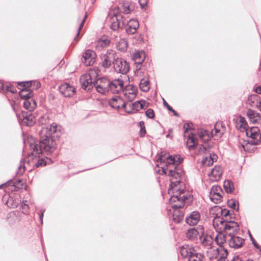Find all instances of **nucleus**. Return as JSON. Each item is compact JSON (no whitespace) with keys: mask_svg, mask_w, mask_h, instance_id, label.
Masks as SVG:
<instances>
[{"mask_svg":"<svg viewBox=\"0 0 261 261\" xmlns=\"http://www.w3.org/2000/svg\"><path fill=\"white\" fill-rule=\"evenodd\" d=\"M22 122L27 126H32L35 122V117L32 113L23 114Z\"/></svg>","mask_w":261,"mask_h":261,"instance_id":"nucleus-33","label":"nucleus"},{"mask_svg":"<svg viewBox=\"0 0 261 261\" xmlns=\"http://www.w3.org/2000/svg\"><path fill=\"white\" fill-rule=\"evenodd\" d=\"M118 17L117 15H114L112 17V22L111 24V28L114 31H116L119 28H122L125 24V22L123 20L121 21Z\"/></svg>","mask_w":261,"mask_h":261,"instance_id":"nucleus-30","label":"nucleus"},{"mask_svg":"<svg viewBox=\"0 0 261 261\" xmlns=\"http://www.w3.org/2000/svg\"><path fill=\"white\" fill-rule=\"evenodd\" d=\"M145 69L142 68L141 66L139 68L137 69L135 72L137 76L140 77V82L139 83V87L141 91L143 92H147L150 89V83L148 78L144 75V77L142 78V76L144 74Z\"/></svg>","mask_w":261,"mask_h":261,"instance_id":"nucleus-8","label":"nucleus"},{"mask_svg":"<svg viewBox=\"0 0 261 261\" xmlns=\"http://www.w3.org/2000/svg\"><path fill=\"white\" fill-rule=\"evenodd\" d=\"M203 230V227L201 226H198L197 228L193 227L187 230L186 232V237L188 239L194 241L197 239L198 236L201 235Z\"/></svg>","mask_w":261,"mask_h":261,"instance_id":"nucleus-18","label":"nucleus"},{"mask_svg":"<svg viewBox=\"0 0 261 261\" xmlns=\"http://www.w3.org/2000/svg\"><path fill=\"white\" fill-rule=\"evenodd\" d=\"M217 232L218 233L215 238V240L216 243L221 247L226 243V237L223 232V231H219Z\"/></svg>","mask_w":261,"mask_h":261,"instance_id":"nucleus-35","label":"nucleus"},{"mask_svg":"<svg viewBox=\"0 0 261 261\" xmlns=\"http://www.w3.org/2000/svg\"><path fill=\"white\" fill-rule=\"evenodd\" d=\"M203 256L196 251L188 258V261H202Z\"/></svg>","mask_w":261,"mask_h":261,"instance_id":"nucleus-42","label":"nucleus"},{"mask_svg":"<svg viewBox=\"0 0 261 261\" xmlns=\"http://www.w3.org/2000/svg\"><path fill=\"white\" fill-rule=\"evenodd\" d=\"M228 204L230 208H231L234 210H238L239 203L237 201H236L233 199H231L228 201Z\"/></svg>","mask_w":261,"mask_h":261,"instance_id":"nucleus-46","label":"nucleus"},{"mask_svg":"<svg viewBox=\"0 0 261 261\" xmlns=\"http://www.w3.org/2000/svg\"><path fill=\"white\" fill-rule=\"evenodd\" d=\"M113 68L116 72L122 74L127 73L129 70L128 63L122 58L115 59L113 62Z\"/></svg>","mask_w":261,"mask_h":261,"instance_id":"nucleus-7","label":"nucleus"},{"mask_svg":"<svg viewBox=\"0 0 261 261\" xmlns=\"http://www.w3.org/2000/svg\"><path fill=\"white\" fill-rule=\"evenodd\" d=\"M224 192L220 186L215 185L212 187L210 192V198L215 203H219L222 201Z\"/></svg>","mask_w":261,"mask_h":261,"instance_id":"nucleus-9","label":"nucleus"},{"mask_svg":"<svg viewBox=\"0 0 261 261\" xmlns=\"http://www.w3.org/2000/svg\"><path fill=\"white\" fill-rule=\"evenodd\" d=\"M139 4L142 8H144L147 5V2L146 0H139Z\"/></svg>","mask_w":261,"mask_h":261,"instance_id":"nucleus-56","label":"nucleus"},{"mask_svg":"<svg viewBox=\"0 0 261 261\" xmlns=\"http://www.w3.org/2000/svg\"><path fill=\"white\" fill-rule=\"evenodd\" d=\"M248 143H247L245 141H243L242 142L241 141L239 142V146H241L244 151H246L248 150Z\"/></svg>","mask_w":261,"mask_h":261,"instance_id":"nucleus-51","label":"nucleus"},{"mask_svg":"<svg viewBox=\"0 0 261 261\" xmlns=\"http://www.w3.org/2000/svg\"><path fill=\"white\" fill-rule=\"evenodd\" d=\"M43 213H44V211L42 212L41 214V215L40 216V220L41 221V223H42V219H43Z\"/></svg>","mask_w":261,"mask_h":261,"instance_id":"nucleus-64","label":"nucleus"},{"mask_svg":"<svg viewBox=\"0 0 261 261\" xmlns=\"http://www.w3.org/2000/svg\"><path fill=\"white\" fill-rule=\"evenodd\" d=\"M21 205L22 212L24 214H27L29 213L28 209V202L25 200L23 201Z\"/></svg>","mask_w":261,"mask_h":261,"instance_id":"nucleus-47","label":"nucleus"},{"mask_svg":"<svg viewBox=\"0 0 261 261\" xmlns=\"http://www.w3.org/2000/svg\"><path fill=\"white\" fill-rule=\"evenodd\" d=\"M145 133V128H141V129L140 130V135H141V136H143L144 135Z\"/></svg>","mask_w":261,"mask_h":261,"instance_id":"nucleus-62","label":"nucleus"},{"mask_svg":"<svg viewBox=\"0 0 261 261\" xmlns=\"http://www.w3.org/2000/svg\"><path fill=\"white\" fill-rule=\"evenodd\" d=\"M139 22L136 19H130L127 23L126 31L128 34H134L139 28Z\"/></svg>","mask_w":261,"mask_h":261,"instance_id":"nucleus-25","label":"nucleus"},{"mask_svg":"<svg viewBox=\"0 0 261 261\" xmlns=\"http://www.w3.org/2000/svg\"><path fill=\"white\" fill-rule=\"evenodd\" d=\"M259 97L256 94L251 95L249 96L248 99V102L250 104L252 107H257V105H258L259 102Z\"/></svg>","mask_w":261,"mask_h":261,"instance_id":"nucleus-40","label":"nucleus"},{"mask_svg":"<svg viewBox=\"0 0 261 261\" xmlns=\"http://www.w3.org/2000/svg\"><path fill=\"white\" fill-rule=\"evenodd\" d=\"M5 87L4 86V84L0 82V91H4Z\"/></svg>","mask_w":261,"mask_h":261,"instance_id":"nucleus-61","label":"nucleus"},{"mask_svg":"<svg viewBox=\"0 0 261 261\" xmlns=\"http://www.w3.org/2000/svg\"><path fill=\"white\" fill-rule=\"evenodd\" d=\"M10 91L11 93H15L16 92V89L13 87L12 86H6L5 88V91L4 92Z\"/></svg>","mask_w":261,"mask_h":261,"instance_id":"nucleus-50","label":"nucleus"},{"mask_svg":"<svg viewBox=\"0 0 261 261\" xmlns=\"http://www.w3.org/2000/svg\"><path fill=\"white\" fill-rule=\"evenodd\" d=\"M115 59V52L113 50H108L100 56V64L105 68H109Z\"/></svg>","mask_w":261,"mask_h":261,"instance_id":"nucleus-6","label":"nucleus"},{"mask_svg":"<svg viewBox=\"0 0 261 261\" xmlns=\"http://www.w3.org/2000/svg\"><path fill=\"white\" fill-rule=\"evenodd\" d=\"M164 175L170 181L168 189L169 204L171 208L168 211L172 215L173 220L179 223L184 218V213L181 208L185 205L186 200L190 198L191 194L186 188L184 183L180 180L184 175V171L178 166L183 161L179 154H173L166 156L164 154Z\"/></svg>","mask_w":261,"mask_h":261,"instance_id":"nucleus-1","label":"nucleus"},{"mask_svg":"<svg viewBox=\"0 0 261 261\" xmlns=\"http://www.w3.org/2000/svg\"><path fill=\"white\" fill-rule=\"evenodd\" d=\"M185 129L184 137L187 139V145L190 148H193L197 144V140L195 135L192 132L190 124H185L184 125Z\"/></svg>","mask_w":261,"mask_h":261,"instance_id":"nucleus-5","label":"nucleus"},{"mask_svg":"<svg viewBox=\"0 0 261 261\" xmlns=\"http://www.w3.org/2000/svg\"><path fill=\"white\" fill-rule=\"evenodd\" d=\"M145 59V53L143 50L136 51L133 55V59L135 64L140 65Z\"/></svg>","mask_w":261,"mask_h":261,"instance_id":"nucleus-31","label":"nucleus"},{"mask_svg":"<svg viewBox=\"0 0 261 261\" xmlns=\"http://www.w3.org/2000/svg\"><path fill=\"white\" fill-rule=\"evenodd\" d=\"M236 126L241 131L247 130V124L244 117L240 116L238 118L236 122Z\"/></svg>","mask_w":261,"mask_h":261,"instance_id":"nucleus-36","label":"nucleus"},{"mask_svg":"<svg viewBox=\"0 0 261 261\" xmlns=\"http://www.w3.org/2000/svg\"><path fill=\"white\" fill-rule=\"evenodd\" d=\"M86 17H87V15H85L84 16V19L82 20V22L81 23V24L80 25V27L79 28V31H78V33H77V35H79V32L81 30V29L82 28V27L83 26V24H84V23L85 22V19H86Z\"/></svg>","mask_w":261,"mask_h":261,"instance_id":"nucleus-57","label":"nucleus"},{"mask_svg":"<svg viewBox=\"0 0 261 261\" xmlns=\"http://www.w3.org/2000/svg\"><path fill=\"white\" fill-rule=\"evenodd\" d=\"M109 105L111 107L119 109L121 108H123L125 109L127 107V103H125L122 98L119 96H116L109 100Z\"/></svg>","mask_w":261,"mask_h":261,"instance_id":"nucleus-22","label":"nucleus"},{"mask_svg":"<svg viewBox=\"0 0 261 261\" xmlns=\"http://www.w3.org/2000/svg\"><path fill=\"white\" fill-rule=\"evenodd\" d=\"M196 251L192 247L188 245H185L182 246L180 248V253L183 257L189 258L194 252Z\"/></svg>","mask_w":261,"mask_h":261,"instance_id":"nucleus-27","label":"nucleus"},{"mask_svg":"<svg viewBox=\"0 0 261 261\" xmlns=\"http://www.w3.org/2000/svg\"><path fill=\"white\" fill-rule=\"evenodd\" d=\"M221 212L222 213V215L224 216H227L229 214V211H227L226 210H221Z\"/></svg>","mask_w":261,"mask_h":261,"instance_id":"nucleus-60","label":"nucleus"},{"mask_svg":"<svg viewBox=\"0 0 261 261\" xmlns=\"http://www.w3.org/2000/svg\"><path fill=\"white\" fill-rule=\"evenodd\" d=\"M51 162L50 159L46 158V159H41L38 161V162L36 163V166L39 167L40 166H45L49 163Z\"/></svg>","mask_w":261,"mask_h":261,"instance_id":"nucleus-44","label":"nucleus"},{"mask_svg":"<svg viewBox=\"0 0 261 261\" xmlns=\"http://www.w3.org/2000/svg\"><path fill=\"white\" fill-rule=\"evenodd\" d=\"M228 245L230 247L234 249L241 248L245 243V240L241 237L235 234L229 237L228 239Z\"/></svg>","mask_w":261,"mask_h":261,"instance_id":"nucleus-13","label":"nucleus"},{"mask_svg":"<svg viewBox=\"0 0 261 261\" xmlns=\"http://www.w3.org/2000/svg\"><path fill=\"white\" fill-rule=\"evenodd\" d=\"M146 116L149 118H153L154 116L153 111L151 109H148L145 113Z\"/></svg>","mask_w":261,"mask_h":261,"instance_id":"nucleus-49","label":"nucleus"},{"mask_svg":"<svg viewBox=\"0 0 261 261\" xmlns=\"http://www.w3.org/2000/svg\"><path fill=\"white\" fill-rule=\"evenodd\" d=\"M110 43V41L108 39H104V40H100L99 42V44L101 46H106L107 45H108Z\"/></svg>","mask_w":261,"mask_h":261,"instance_id":"nucleus-53","label":"nucleus"},{"mask_svg":"<svg viewBox=\"0 0 261 261\" xmlns=\"http://www.w3.org/2000/svg\"><path fill=\"white\" fill-rule=\"evenodd\" d=\"M60 92L65 97H71L73 96L76 92L75 88L68 83L62 84L59 87Z\"/></svg>","mask_w":261,"mask_h":261,"instance_id":"nucleus-15","label":"nucleus"},{"mask_svg":"<svg viewBox=\"0 0 261 261\" xmlns=\"http://www.w3.org/2000/svg\"><path fill=\"white\" fill-rule=\"evenodd\" d=\"M122 11L124 14H128L134 8V5L132 1L126 0L122 4Z\"/></svg>","mask_w":261,"mask_h":261,"instance_id":"nucleus-37","label":"nucleus"},{"mask_svg":"<svg viewBox=\"0 0 261 261\" xmlns=\"http://www.w3.org/2000/svg\"><path fill=\"white\" fill-rule=\"evenodd\" d=\"M255 91L256 93L261 94V84L255 88Z\"/></svg>","mask_w":261,"mask_h":261,"instance_id":"nucleus-58","label":"nucleus"},{"mask_svg":"<svg viewBox=\"0 0 261 261\" xmlns=\"http://www.w3.org/2000/svg\"><path fill=\"white\" fill-rule=\"evenodd\" d=\"M22 84H23L24 86L29 87L30 86H31L32 82L28 81L24 83L23 82Z\"/></svg>","mask_w":261,"mask_h":261,"instance_id":"nucleus-59","label":"nucleus"},{"mask_svg":"<svg viewBox=\"0 0 261 261\" xmlns=\"http://www.w3.org/2000/svg\"><path fill=\"white\" fill-rule=\"evenodd\" d=\"M47 129H41L40 132V140L39 143L31 144L32 149V155L39 157L43 152L48 155L53 152L56 149L57 144L55 139L47 136Z\"/></svg>","mask_w":261,"mask_h":261,"instance_id":"nucleus-2","label":"nucleus"},{"mask_svg":"<svg viewBox=\"0 0 261 261\" xmlns=\"http://www.w3.org/2000/svg\"><path fill=\"white\" fill-rule=\"evenodd\" d=\"M164 107H166L167 109L173 113V114L176 116L178 117V114L172 109V108L166 102V101L164 99Z\"/></svg>","mask_w":261,"mask_h":261,"instance_id":"nucleus-48","label":"nucleus"},{"mask_svg":"<svg viewBox=\"0 0 261 261\" xmlns=\"http://www.w3.org/2000/svg\"><path fill=\"white\" fill-rule=\"evenodd\" d=\"M246 115L249 121L253 123H257L260 120V114L254 110L249 109Z\"/></svg>","mask_w":261,"mask_h":261,"instance_id":"nucleus-29","label":"nucleus"},{"mask_svg":"<svg viewBox=\"0 0 261 261\" xmlns=\"http://www.w3.org/2000/svg\"><path fill=\"white\" fill-rule=\"evenodd\" d=\"M223 186L227 193H231L234 189L233 182L229 180H225Z\"/></svg>","mask_w":261,"mask_h":261,"instance_id":"nucleus-41","label":"nucleus"},{"mask_svg":"<svg viewBox=\"0 0 261 261\" xmlns=\"http://www.w3.org/2000/svg\"><path fill=\"white\" fill-rule=\"evenodd\" d=\"M199 239L202 245L206 247L207 249L212 247L214 239L210 234L205 233L203 230L199 236Z\"/></svg>","mask_w":261,"mask_h":261,"instance_id":"nucleus-21","label":"nucleus"},{"mask_svg":"<svg viewBox=\"0 0 261 261\" xmlns=\"http://www.w3.org/2000/svg\"><path fill=\"white\" fill-rule=\"evenodd\" d=\"M226 221L222 217L216 216L213 221V225L217 231H223Z\"/></svg>","mask_w":261,"mask_h":261,"instance_id":"nucleus-26","label":"nucleus"},{"mask_svg":"<svg viewBox=\"0 0 261 261\" xmlns=\"http://www.w3.org/2000/svg\"><path fill=\"white\" fill-rule=\"evenodd\" d=\"M23 107L30 112L33 111L36 107L35 101L32 98L24 100Z\"/></svg>","mask_w":261,"mask_h":261,"instance_id":"nucleus-32","label":"nucleus"},{"mask_svg":"<svg viewBox=\"0 0 261 261\" xmlns=\"http://www.w3.org/2000/svg\"><path fill=\"white\" fill-rule=\"evenodd\" d=\"M206 254L211 259L217 258L221 259L222 258H225L227 255V252L226 250H224L222 248H216L212 247L207 249Z\"/></svg>","mask_w":261,"mask_h":261,"instance_id":"nucleus-10","label":"nucleus"},{"mask_svg":"<svg viewBox=\"0 0 261 261\" xmlns=\"http://www.w3.org/2000/svg\"><path fill=\"white\" fill-rule=\"evenodd\" d=\"M128 46V43L126 39H120L116 44L117 48L122 52L126 51Z\"/></svg>","mask_w":261,"mask_h":261,"instance_id":"nucleus-39","label":"nucleus"},{"mask_svg":"<svg viewBox=\"0 0 261 261\" xmlns=\"http://www.w3.org/2000/svg\"><path fill=\"white\" fill-rule=\"evenodd\" d=\"M95 53L90 49H88L83 56L82 62L86 66H91L95 62Z\"/></svg>","mask_w":261,"mask_h":261,"instance_id":"nucleus-17","label":"nucleus"},{"mask_svg":"<svg viewBox=\"0 0 261 261\" xmlns=\"http://www.w3.org/2000/svg\"><path fill=\"white\" fill-rule=\"evenodd\" d=\"M24 172V166L23 165H20L18 168V170L17 171V174L19 175H21Z\"/></svg>","mask_w":261,"mask_h":261,"instance_id":"nucleus-55","label":"nucleus"},{"mask_svg":"<svg viewBox=\"0 0 261 261\" xmlns=\"http://www.w3.org/2000/svg\"><path fill=\"white\" fill-rule=\"evenodd\" d=\"M198 153L205 154L202 160V163L204 165L211 166L217 160V155L211 152L209 146L206 143H204L199 147Z\"/></svg>","mask_w":261,"mask_h":261,"instance_id":"nucleus-4","label":"nucleus"},{"mask_svg":"<svg viewBox=\"0 0 261 261\" xmlns=\"http://www.w3.org/2000/svg\"><path fill=\"white\" fill-rule=\"evenodd\" d=\"M122 91L125 98L129 101H133L136 97V89L132 85L126 86Z\"/></svg>","mask_w":261,"mask_h":261,"instance_id":"nucleus-20","label":"nucleus"},{"mask_svg":"<svg viewBox=\"0 0 261 261\" xmlns=\"http://www.w3.org/2000/svg\"><path fill=\"white\" fill-rule=\"evenodd\" d=\"M163 156V152L161 151L160 153H159L156 158H155V163L156 165L155 167L154 168V171L156 174V179L159 182V184H160V177L158 175H162L163 174V166H159V163L161 164L162 162V158ZM160 186H161V184H160Z\"/></svg>","mask_w":261,"mask_h":261,"instance_id":"nucleus-19","label":"nucleus"},{"mask_svg":"<svg viewBox=\"0 0 261 261\" xmlns=\"http://www.w3.org/2000/svg\"><path fill=\"white\" fill-rule=\"evenodd\" d=\"M20 96L24 99V100L28 98H31L32 95V92H30L29 90H26L25 88L22 89L19 92Z\"/></svg>","mask_w":261,"mask_h":261,"instance_id":"nucleus-43","label":"nucleus"},{"mask_svg":"<svg viewBox=\"0 0 261 261\" xmlns=\"http://www.w3.org/2000/svg\"><path fill=\"white\" fill-rule=\"evenodd\" d=\"M250 238L252 241V244H253L254 246L257 249H259L261 251V247L259 245H258V244L256 242L255 240L253 238L252 236L250 234Z\"/></svg>","mask_w":261,"mask_h":261,"instance_id":"nucleus-54","label":"nucleus"},{"mask_svg":"<svg viewBox=\"0 0 261 261\" xmlns=\"http://www.w3.org/2000/svg\"><path fill=\"white\" fill-rule=\"evenodd\" d=\"M246 135L252 138L257 139L259 135V129L257 127H251L250 129L246 131Z\"/></svg>","mask_w":261,"mask_h":261,"instance_id":"nucleus-34","label":"nucleus"},{"mask_svg":"<svg viewBox=\"0 0 261 261\" xmlns=\"http://www.w3.org/2000/svg\"><path fill=\"white\" fill-rule=\"evenodd\" d=\"M143 108L142 104L139 101H135L134 103H127L125 111L127 113H133Z\"/></svg>","mask_w":261,"mask_h":261,"instance_id":"nucleus-24","label":"nucleus"},{"mask_svg":"<svg viewBox=\"0 0 261 261\" xmlns=\"http://www.w3.org/2000/svg\"><path fill=\"white\" fill-rule=\"evenodd\" d=\"M48 117L46 116H42L39 118V123L42 125L45 124L47 122Z\"/></svg>","mask_w":261,"mask_h":261,"instance_id":"nucleus-52","label":"nucleus"},{"mask_svg":"<svg viewBox=\"0 0 261 261\" xmlns=\"http://www.w3.org/2000/svg\"><path fill=\"white\" fill-rule=\"evenodd\" d=\"M98 76L97 69H90L88 73L82 75L80 77V83L82 88L87 91L90 90L94 87Z\"/></svg>","mask_w":261,"mask_h":261,"instance_id":"nucleus-3","label":"nucleus"},{"mask_svg":"<svg viewBox=\"0 0 261 261\" xmlns=\"http://www.w3.org/2000/svg\"><path fill=\"white\" fill-rule=\"evenodd\" d=\"M123 88V82L120 79H115L110 81L109 86V92L112 93H119L122 91Z\"/></svg>","mask_w":261,"mask_h":261,"instance_id":"nucleus-14","label":"nucleus"},{"mask_svg":"<svg viewBox=\"0 0 261 261\" xmlns=\"http://www.w3.org/2000/svg\"><path fill=\"white\" fill-rule=\"evenodd\" d=\"M257 108H258L259 111L261 112V99L259 100V102L258 104V105H257Z\"/></svg>","mask_w":261,"mask_h":261,"instance_id":"nucleus-63","label":"nucleus"},{"mask_svg":"<svg viewBox=\"0 0 261 261\" xmlns=\"http://www.w3.org/2000/svg\"><path fill=\"white\" fill-rule=\"evenodd\" d=\"M110 81L105 77L96 79L94 86L97 91L101 94H106L109 92Z\"/></svg>","mask_w":261,"mask_h":261,"instance_id":"nucleus-11","label":"nucleus"},{"mask_svg":"<svg viewBox=\"0 0 261 261\" xmlns=\"http://www.w3.org/2000/svg\"><path fill=\"white\" fill-rule=\"evenodd\" d=\"M208 132L204 129H199L198 130V135L201 139L207 140L208 139Z\"/></svg>","mask_w":261,"mask_h":261,"instance_id":"nucleus-45","label":"nucleus"},{"mask_svg":"<svg viewBox=\"0 0 261 261\" xmlns=\"http://www.w3.org/2000/svg\"><path fill=\"white\" fill-rule=\"evenodd\" d=\"M239 230V227L237 222L226 221L223 231L225 232L229 237L236 234Z\"/></svg>","mask_w":261,"mask_h":261,"instance_id":"nucleus-12","label":"nucleus"},{"mask_svg":"<svg viewBox=\"0 0 261 261\" xmlns=\"http://www.w3.org/2000/svg\"><path fill=\"white\" fill-rule=\"evenodd\" d=\"M200 218V214L198 211H193L187 216L186 222L190 226H195L199 222Z\"/></svg>","mask_w":261,"mask_h":261,"instance_id":"nucleus-16","label":"nucleus"},{"mask_svg":"<svg viewBox=\"0 0 261 261\" xmlns=\"http://www.w3.org/2000/svg\"><path fill=\"white\" fill-rule=\"evenodd\" d=\"M41 129H47V135L53 137L54 139L59 136L60 132H58V126L56 123H53L49 127H42Z\"/></svg>","mask_w":261,"mask_h":261,"instance_id":"nucleus-28","label":"nucleus"},{"mask_svg":"<svg viewBox=\"0 0 261 261\" xmlns=\"http://www.w3.org/2000/svg\"><path fill=\"white\" fill-rule=\"evenodd\" d=\"M222 173V167L216 166L212 169L211 173L208 174L209 178L212 181H217L220 179Z\"/></svg>","mask_w":261,"mask_h":261,"instance_id":"nucleus-23","label":"nucleus"},{"mask_svg":"<svg viewBox=\"0 0 261 261\" xmlns=\"http://www.w3.org/2000/svg\"><path fill=\"white\" fill-rule=\"evenodd\" d=\"M224 133L223 129L218 128V124H216L214 129L212 130L211 134L215 139L218 140L220 139Z\"/></svg>","mask_w":261,"mask_h":261,"instance_id":"nucleus-38","label":"nucleus"}]
</instances>
